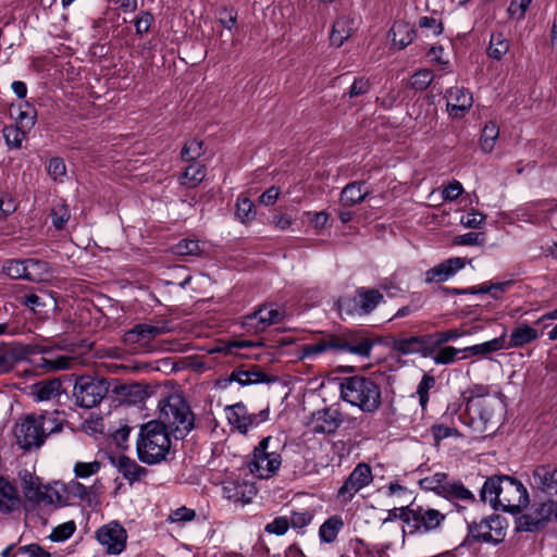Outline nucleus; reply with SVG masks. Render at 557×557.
I'll use <instances>...</instances> for the list:
<instances>
[{"label":"nucleus","mask_w":557,"mask_h":557,"mask_svg":"<svg viewBox=\"0 0 557 557\" xmlns=\"http://www.w3.org/2000/svg\"><path fill=\"white\" fill-rule=\"evenodd\" d=\"M223 496L233 502L243 505L251 503L257 495V488L252 483L244 480H230L223 483Z\"/></svg>","instance_id":"nucleus-18"},{"label":"nucleus","mask_w":557,"mask_h":557,"mask_svg":"<svg viewBox=\"0 0 557 557\" xmlns=\"http://www.w3.org/2000/svg\"><path fill=\"white\" fill-rule=\"evenodd\" d=\"M24 127L15 125L4 126L2 129L3 138L5 144L11 149H18L22 146V141L26 138V132Z\"/></svg>","instance_id":"nucleus-41"},{"label":"nucleus","mask_w":557,"mask_h":557,"mask_svg":"<svg viewBox=\"0 0 557 557\" xmlns=\"http://www.w3.org/2000/svg\"><path fill=\"white\" fill-rule=\"evenodd\" d=\"M498 135H499L498 125L493 121L487 122L482 131L481 138H480L481 149L484 152H491L495 147Z\"/></svg>","instance_id":"nucleus-39"},{"label":"nucleus","mask_w":557,"mask_h":557,"mask_svg":"<svg viewBox=\"0 0 557 557\" xmlns=\"http://www.w3.org/2000/svg\"><path fill=\"white\" fill-rule=\"evenodd\" d=\"M71 213L67 205L59 202L51 209L52 224L57 230H62L70 220Z\"/></svg>","instance_id":"nucleus-48"},{"label":"nucleus","mask_w":557,"mask_h":557,"mask_svg":"<svg viewBox=\"0 0 557 557\" xmlns=\"http://www.w3.org/2000/svg\"><path fill=\"white\" fill-rule=\"evenodd\" d=\"M21 506L16 487L5 478L0 476V512L11 513Z\"/></svg>","instance_id":"nucleus-25"},{"label":"nucleus","mask_w":557,"mask_h":557,"mask_svg":"<svg viewBox=\"0 0 557 557\" xmlns=\"http://www.w3.org/2000/svg\"><path fill=\"white\" fill-rule=\"evenodd\" d=\"M374 342L362 330L347 331L342 334H324L315 343L302 345L299 357L308 359L329 350L348 351L360 357H369Z\"/></svg>","instance_id":"nucleus-3"},{"label":"nucleus","mask_w":557,"mask_h":557,"mask_svg":"<svg viewBox=\"0 0 557 557\" xmlns=\"http://www.w3.org/2000/svg\"><path fill=\"white\" fill-rule=\"evenodd\" d=\"M447 111L453 119H462L473 104L471 91L465 87H450L445 92Z\"/></svg>","instance_id":"nucleus-17"},{"label":"nucleus","mask_w":557,"mask_h":557,"mask_svg":"<svg viewBox=\"0 0 557 557\" xmlns=\"http://www.w3.org/2000/svg\"><path fill=\"white\" fill-rule=\"evenodd\" d=\"M67 421L60 410H44L21 416L14 425L17 446L25 450L39 449L50 435L63 431Z\"/></svg>","instance_id":"nucleus-1"},{"label":"nucleus","mask_w":557,"mask_h":557,"mask_svg":"<svg viewBox=\"0 0 557 557\" xmlns=\"http://www.w3.org/2000/svg\"><path fill=\"white\" fill-rule=\"evenodd\" d=\"M554 500L534 502L527 511L516 519L519 532H540L545 529L554 516Z\"/></svg>","instance_id":"nucleus-9"},{"label":"nucleus","mask_w":557,"mask_h":557,"mask_svg":"<svg viewBox=\"0 0 557 557\" xmlns=\"http://www.w3.org/2000/svg\"><path fill=\"white\" fill-rule=\"evenodd\" d=\"M51 276V269L47 261L40 259H26V281L44 282Z\"/></svg>","instance_id":"nucleus-31"},{"label":"nucleus","mask_w":557,"mask_h":557,"mask_svg":"<svg viewBox=\"0 0 557 557\" xmlns=\"http://www.w3.org/2000/svg\"><path fill=\"white\" fill-rule=\"evenodd\" d=\"M466 265L463 258H449L424 273V283H441L447 281Z\"/></svg>","instance_id":"nucleus-19"},{"label":"nucleus","mask_w":557,"mask_h":557,"mask_svg":"<svg viewBox=\"0 0 557 557\" xmlns=\"http://www.w3.org/2000/svg\"><path fill=\"white\" fill-rule=\"evenodd\" d=\"M441 497L445 499L456 503V502H466V503H474L475 497L473 493L468 490L462 482L460 481H450L448 479L445 490L441 492Z\"/></svg>","instance_id":"nucleus-29"},{"label":"nucleus","mask_w":557,"mask_h":557,"mask_svg":"<svg viewBox=\"0 0 557 557\" xmlns=\"http://www.w3.org/2000/svg\"><path fill=\"white\" fill-rule=\"evenodd\" d=\"M289 529V519L285 516H278L264 527L269 534L284 535Z\"/></svg>","instance_id":"nucleus-57"},{"label":"nucleus","mask_w":557,"mask_h":557,"mask_svg":"<svg viewBox=\"0 0 557 557\" xmlns=\"http://www.w3.org/2000/svg\"><path fill=\"white\" fill-rule=\"evenodd\" d=\"M509 50V41L504 34L495 33L491 35L487 54L490 58L499 61Z\"/></svg>","instance_id":"nucleus-36"},{"label":"nucleus","mask_w":557,"mask_h":557,"mask_svg":"<svg viewBox=\"0 0 557 557\" xmlns=\"http://www.w3.org/2000/svg\"><path fill=\"white\" fill-rule=\"evenodd\" d=\"M101 463L99 461L91 462H76L74 466V473L76 478L86 479L96 474L100 470Z\"/></svg>","instance_id":"nucleus-55"},{"label":"nucleus","mask_w":557,"mask_h":557,"mask_svg":"<svg viewBox=\"0 0 557 557\" xmlns=\"http://www.w3.org/2000/svg\"><path fill=\"white\" fill-rule=\"evenodd\" d=\"M409 534H425L436 531L445 521L446 516L440 510L411 503Z\"/></svg>","instance_id":"nucleus-11"},{"label":"nucleus","mask_w":557,"mask_h":557,"mask_svg":"<svg viewBox=\"0 0 557 557\" xmlns=\"http://www.w3.org/2000/svg\"><path fill=\"white\" fill-rule=\"evenodd\" d=\"M482 502H488L495 510L520 513L529 505V493L516 478L506 474L488 476L481 491Z\"/></svg>","instance_id":"nucleus-2"},{"label":"nucleus","mask_w":557,"mask_h":557,"mask_svg":"<svg viewBox=\"0 0 557 557\" xmlns=\"http://www.w3.org/2000/svg\"><path fill=\"white\" fill-rule=\"evenodd\" d=\"M460 351H462V349H457L453 346H441L432 356V360L436 364H449L456 360Z\"/></svg>","instance_id":"nucleus-50"},{"label":"nucleus","mask_w":557,"mask_h":557,"mask_svg":"<svg viewBox=\"0 0 557 557\" xmlns=\"http://www.w3.org/2000/svg\"><path fill=\"white\" fill-rule=\"evenodd\" d=\"M435 377L430 374H424L417 386L416 394L419 397V404L424 411L429 403V392L435 386Z\"/></svg>","instance_id":"nucleus-45"},{"label":"nucleus","mask_w":557,"mask_h":557,"mask_svg":"<svg viewBox=\"0 0 557 557\" xmlns=\"http://www.w3.org/2000/svg\"><path fill=\"white\" fill-rule=\"evenodd\" d=\"M2 272L13 280H26V259H10L2 265Z\"/></svg>","instance_id":"nucleus-42"},{"label":"nucleus","mask_w":557,"mask_h":557,"mask_svg":"<svg viewBox=\"0 0 557 557\" xmlns=\"http://www.w3.org/2000/svg\"><path fill=\"white\" fill-rule=\"evenodd\" d=\"M389 33L394 45L399 49L406 48L416 38V29L406 22H395Z\"/></svg>","instance_id":"nucleus-30"},{"label":"nucleus","mask_w":557,"mask_h":557,"mask_svg":"<svg viewBox=\"0 0 557 557\" xmlns=\"http://www.w3.org/2000/svg\"><path fill=\"white\" fill-rule=\"evenodd\" d=\"M485 243V236L484 233H475L470 232L462 235H459L455 238V244L457 245H465V246H472V245H479L482 246Z\"/></svg>","instance_id":"nucleus-60"},{"label":"nucleus","mask_w":557,"mask_h":557,"mask_svg":"<svg viewBox=\"0 0 557 557\" xmlns=\"http://www.w3.org/2000/svg\"><path fill=\"white\" fill-rule=\"evenodd\" d=\"M539 331L527 323H520L512 329L509 341L504 349L520 348L537 339Z\"/></svg>","instance_id":"nucleus-26"},{"label":"nucleus","mask_w":557,"mask_h":557,"mask_svg":"<svg viewBox=\"0 0 557 557\" xmlns=\"http://www.w3.org/2000/svg\"><path fill=\"white\" fill-rule=\"evenodd\" d=\"M534 484L546 495H557V466L543 465L533 470Z\"/></svg>","instance_id":"nucleus-21"},{"label":"nucleus","mask_w":557,"mask_h":557,"mask_svg":"<svg viewBox=\"0 0 557 557\" xmlns=\"http://www.w3.org/2000/svg\"><path fill=\"white\" fill-rule=\"evenodd\" d=\"M448 475L444 472H436L433 475L419 480V486L425 491H432L441 496V492L445 490Z\"/></svg>","instance_id":"nucleus-38"},{"label":"nucleus","mask_w":557,"mask_h":557,"mask_svg":"<svg viewBox=\"0 0 557 557\" xmlns=\"http://www.w3.org/2000/svg\"><path fill=\"white\" fill-rule=\"evenodd\" d=\"M76 530V524L74 521H67L64 522L58 527H55L51 534L49 535V539L52 542H63L70 539Z\"/></svg>","instance_id":"nucleus-52"},{"label":"nucleus","mask_w":557,"mask_h":557,"mask_svg":"<svg viewBox=\"0 0 557 557\" xmlns=\"http://www.w3.org/2000/svg\"><path fill=\"white\" fill-rule=\"evenodd\" d=\"M373 480L371 467L360 462L350 472L344 484L337 492V497L348 503L363 487L369 485Z\"/></svg>","instance_id":"nucleus-14"},{"label":"nucleus","mask_w":557,"mask_h":557,"mask_svg":"<svg viewBox=\"0 0 557 557\" xmlns=\"http://www.w3.org/2000/svg\"><path fill=\"white\" fill-rule=\"evenodd\" d=\"M170 435L156 420L143 424L136 444L139 460L147 465L165 460L171 448Z\"/></svg>","instance_id":"nucleus-6"},{"label":"nucleus","mask_w":557,"mask_h":557,"mask_svg":"<svg viewBox=\"0 0 557 557\" xmlns=\"http://www.w3.org/2000/svg\"><path fill=\"white\" fill-rule=\"evenodd\" d=\"M341 398L364 413L376 412L382 405L381 386L371 377L352 375L342 379Z\"/></svg>","instance_id":"nucleus-4"},{"label":"nucleus","mask_w":557,"mask_h":557,"mask_svg":"<svg viewBox=\"0 0 557 557\" xmlns=\"http://www.w3.org/2000/svg\"><path fill=\"white\" fill-rule=\"evenodd\" d=\"M532 0H511L508 7L510 17L522 20Z\"/></svg>","instance_id":"nucleus-62"},{"label":"nucleus","mask_w":557,"mask_h":557,"mask_svg":"<svg viewBox=\"0 0 557 557\" xmlns=\"http://www.w3.org/2000/svg\"><path fill=\"white\" fill-rule=\"evenodd\" d=\"M36 119L37 111L29 102L26 101L20 107L17 121L21 123L22 127L32 128L36 123Z\"/></svg>","instance_id":"nucleus-51"},{"label":"nucleus","mask_w":557,"mask_h":557,"mask_svg":"<svg viewBox=\"0 0 557 557\" xmlns=\"http://www.w3.org/2000/svg\"><path fill=\"white\" fill-rule=\"evenodd\" d=\"M368 195L364 182H351L343 188L339 202L343 207H352L362 202Z\"/></svg>","instance_id":"nucleus-28"},{"label":"nucleus","mask_w":557,"mask_h":557,"mask_svg":"<svg viewBox=\"0 0 557 557\" xmlns=\"http://www.w3.org/2000/svg\"><path fill=\"white\" fill-rule=\"evenodd\" d=\"M205 176V166L196 162L190 163L183 173V177L189 181V187H196L203 181Z\"/></svg>","instance_id":"nucleus-49"},{"label":"nucleus","mask_w":557,"mask_h":557,"mask_svg":"<svg viewBox=\"0 0 557 557\" xmlns=\"http://www.w3.org/2000/svg\"><path fill=\"white\" fill-rule=\"evenodd\" d=\"M278 441L272 436L262 438L253 449V457L248 462L250 472L260 479L273 476L282 465V457L277 451Z\"/></svg>","instance_id":"nucleus-7"},{"label":"nucleus","mask_w":557,"mask_h":557,"mask_svg":"<svg viewBox=\"0 0 557 557\" xmlns=\"http://www.w3.org/2000/svg\"><path fill=\"white\" fill-rule=\"evenodd\" d=\"M433 81V73L431 70L423 69L416 72L409 81L410 87L417 91L425 90Z\"/></svg>","instance_id":"nucleus-46"},{"label":"nucleus","mask_w":557,"mask_h":557,"mask_svg":"<svg viewBox=\"0 0 557 557\" xmlns=\"http://www.w3.org/2000/svg\"><path fill=\"white\" fill-rule=\"evenodd\" d=\"M65 492L82 502L91 503V490L78 481H70L65 486Z\"/></svg>","instance_id":"nucleus-47"},{"label":"nucleus","mask_w":557,"mask_h":557,"mask_svg":"<svg viewBox=\"0 0 557 557\" xmlns=\"http://www.w3.org/2000/svg\"><path fill=\"white\" fill-rule=\"evenodd\" d=\"M384 299L383 294L375 288L359 287L352 298H344L338 301L341 314L367 315L370 314Z\"/></svg>","instance_id":"nucleus-10"},{"label":"nucleus","mask_w":557,"mask_h":557,"mask_svg":"<svg viewBox=\"0 0 557 557\" xmlns=\"http://www.w3.org/2000/svg\"><path fill=\"white\" fill-rule=\"evenodd\" d=\"M172 330L173 327L169 320H160L154 325L139 323L125 332L123 342L134 349L146 348L156 337L169 333Z\"/></svg>","instance_id":"nucleus-12"},{"label":"nucleus","mask_w":557,"mask_h":557,"mask_svg":"<svg viewBox=\"0 0 557 557\" xmlns=\"http://www.w3.org/2000/svg\"><path fill=\"white\" fill-rule=\"evenodd\" d=\"M506 347V332H503V334L496 338H493L488 342L469 346L462 349L465 352H470L472 356H486L491 352L498 351L500 349H504Z\"/></svg>","instance_id":"nucleus-32"},{"label":"nucleus","mask_w":557,"mask_h":557,"mask_svg":"<svg viewBox=\"0 0 557 557\" xmlns=\"http://www.w3.org/2000/svg\"><path fill=\"white\" fill-rule=\"evenodd\" d=\"M96 539L108 555H119L126 547L127 532L117 521H111L96 531Z\"/></svg>","instance_id":"nucleus-13"},{"label":"nucleus","mask_w":557,"mask_h":557,"mask_svg":"<svg viewBox=\"0 0 557 557\" xmlns=\"http://www.w3.org/2000/svg\"><path fill=\"white\" fill-rule=\"evenodd\" d=\"M112 465L117 469L119 473L133 484L136 481H139L147 474V469L139 466L136 460L127 457V456H119L116 458H112Z\"/></svg>","instance_id":"nucleus-24"},{"label":"nucleus","mask_w":557,"mask_h":557,"mask_svg":"<svg viewBox=\"0 0 557 557\" xmlns=\"http://www.w3.org/2000/svg\"><path fill=\"white\" fill-rule=\"evenodd\" d=\"M420 355L424 358H432L434 352L440 348L435 334L419 335Z\"/></svg>","instance_id":"nucleus-53"},{"label":"nucleus","mask_w":557,"mask_h":557,"mask_svg":"<svg viewBox=\"0 0 557 557\" xmlns=\"http://www.w3.org/2000/svg\"><path fill=\"white\" fill-rule=\"evenodd\" d=\"M196 518V511L194 509L182 506L175 510H173L169 520L174 523H185L190 522Z\"/></svg>","instance_id":"nucleus-58"},{"label":"nucleus","mask_w":557,"mask_h":557,"mask_svg":"<svg viewBox=\"0 0 557 557\" xmlns=\"http://www.w3.org/2000/svg\"><path fill=\"white\" fill-rule=\"evenodd\" d=\"M17 554H26L29 557H51V554L37 543L20 546Z\"/></svg>","instance_id":"nucleus-64"},{"label":"nucleus","mask_w":557,"mask_h":557,"mask_svg":"<svg viewBox=\"0 0 557 557\" xmlns=\"http://www.w3.org/2000/svg\"><path fill=\"white\" fill-rule=\"evenodd\" d=\"M203 143L194 138L185 143L181 152V158L186 162H195L203 154Z\"/></svg>","instance_id":"nucleus-44"},{"label":"nucleus","mask_w":557,"mask_h":557,"mask_svg":"<svg viewBox=\"0 0 557 557\" xmlns=\"http://www.w3.org/2000/svg\"><path fill=\"white\" fill-rule=\"evenodd\" d=\"M174 252L178 256H199L201 253L198 240L182 239L174 247Z\"/></svg>","instance_id":"nucleus-54"},{"label":"nucleus","mask_w":557,"mask_h":557,"mask_svg":"<svg viewBox=\"0 0 557 557\" xmlns=\"http://www.w3.org/2000/svg\"><path fill=\"white\" fill-rule=\"evenodd\" d=\"M392 349L401 355H420L419 335L405 338H393Z\"/></svg>","instance_id":"nucleus-37"},{"label":"nucleus","mask_w":557,"mask_h":557,"mask_svg":"<svg viewBox=\"0 0 557 557\" xmlns=\"http://www.w3.org/2000/svg\"><path fill=\"white\" fill-rule=\"evenodd\" d=\"M74 361V358L69 356H58L53 359L41 357L37 363V367L45 370L46 372L65 370L70 369Z\"/></svg>","instance_id":"nucleus-40"},{"label":"nucleus","mask_w":557,"mask_h":557,"mask_svg":"<svg viewBox=\"0 0 557 557\" xmlns=\"http://www.w3.org/2000/svg\"><path fill=\"white\" fill-rule=\"evenodd\" d=\"M343 525L344 522L339 516L330 517L319 529L320 540L325 543H333Z\"/></svg>","instance_id":"nucleus-33"},{"label":"nucleus","mask_w":557,"mask_h":557,"mask_svg":"<svg viewBox=\"0 0 557 557\" xmlns=\"http://www.w3.org/2000/svg\"><path fill=\"white\" fill-rule=\"evenodd\" d=\"M82 426L87 434H101L104 428L103 419L99 416H90L83 422Z\"/></svg>","instance_id":"nucleus-61"},{"label":"nucleus","mask_w":557,"mask_h":557,"mask_svg":"<svg viewBox=\"0 0 557 557\" xmlns=\"http://www.w3.org/2000/svg\"><path fill=\"white\" fill-rule=\"evenodd\" d=\"M227 420L242 434H246L250 426L259 423L258 416L248 413L245 405L242 403L227 407Z\"/></svg>","instance_id":"nucleus-22"},{"label":"nucleus","mask_w":557,"mask_h":557,"mask_svg":"<svg viewBox=\"0 0 557 557\" xmlns=\"http://www.w3.org/2000/svg\"><path fill=\"white\" fill-rule=\"evenodd\" d=\"M344 422L343 413L334 407H326L314 411L309 425L314 433L333 434Z\"/></svg>","instance_id":"nucleus-16"},{"label":"nucleus","mask_w":557,"mask_h":557,"mask_svg":"<svg viewBox=\"0 0 557 557\" xmlns=\"http://www.w3.org/2000/svg\"><path fill=\"white\" fill-rule=\"evenodd\" d=\"M109 389L110 383L106 377L84 374L75 377L72 395L76 406L90 409L101 403Z\"/></svg>","instance_id":"nucleus-8"},{"label":"nucleus","mask_w":557,"mask_h":557,"mask_svg":"<svg viewBox=\"0 0 557 557\" xmlns=\"http://www.w3.org/2000/svg\"><path fill=\"white\" fill-rule=\"evenodd\" d=\"M156 421L176 440L185 438L195 428V414L187 400L180 395H170L160 404Z\"/></svg>","instance_id":"nucleus-5"},{"label":"nucleus","mask_w":557,"mask_h":557,"mask_svg":"<svg viewBox=\"0 0 557 557\" xmlns=\"http://www.w3.org/2000/svg\"><path fill=\"white\" fill-rule=\"evenodd\" d=\"M225 382H237L242 386H245L270 382V379L265 372L259 369L258 366H252V368L248 370H244L242 368L234 369Z\"/></svg>","instance_id":"nucleus-27"},{"label":"nucleus","mask_w":557,"mask_h":557,"mask_svg":"<svg viewBox=\"0 0 557 557\" xmlns=\"http://www.w3.org/2000/svg\"><path fill=\"white\" fill-rule=\"evenodd\" d=\"M21 487L25 498L36 505L52 504L53 496L48 486L41 485L38 478L34 476L28 470L18 472Z\"/></svg>","instance_id":"nucleus-15"},{"label":"nucleus","mask_w":557,"mask_h":557,"mask_svg":"<svg viewBox=\"0 0 557 557\" xmlns=\"http://www.w3.org/2000/svg\"><path fill=\"white\" fill-rule=\"evenodd\" d=\"M235 214L243 223L252 221L256 218L253 202L247 197H238L236 201Z\"/></svg>","instance_id":"nucleus-43"},{"label":"nucleus","mask_w":557,"mask_h":557,"mask_svg":"<svg viewBox=\"0 0 557 557\" xmlns=\"http://www.w3.org/2000/svg\"><path fill=\"white\" fill-rule=\"evenodd\" d=\"M48 174L53 181H63V177L66 175V165L64 160L59 157H54L50 159L48 164Z\"/></svg>","instance_id":"nucleus-56"},{"label":"nucleus","mask_w":557,"mask_h":557,"mask_svg":"<svg viewBox=\"0 0 557 557\" xmlns=\"http://www.w3.org/2000/svg\"><path fill=\"white\" fill-rule=\"evenodd\" d=\"M16 201L7 191H0V213L2 218H7L8 215L12 214L16 210Z\"/></svg>","instance_id":"nucleus-63"},{"label":"nucleus","mask_w":557,"mask_h":557,"mask_svg":"<svg viewBox=\"0 0 557 557\" xmlns=\"http://www.w3.org/2000/svg\"><path fill=\"white\" fill-rule=\"evenodd\" d=\"M513 284V281H504L497 283L485 282L479 286H472V294H491L494 299H499Z\"/></svg>","instance_id":"nucleus-35"},{"label":"nucleus","mask_w":557,"mask_h":557,"mask_svg":"<svg viewBox=\"0 0 557 557\" xmlns=\"http://www.w3.org/2000/svg\"><path fill=\"white\" fill-rule=\"evenodd\" d=\"M283 314L276 309L259 308L245 317L244 324L253 327L255 333L263 332L268 326L281 322Z\"/></svg>","instance_id":"nucleus-20"},{"label":"nucleus","mask_w":557,"mask_h":557,"mask_svg":"<svg viewBox=\"0 0 557 557\" xmlns=\"http://www.w3.org/2000/svg\"><path fill=\"white\" fill-rule=\"evenodd\" d=\"M289 519V527L294 529H301L310 524L313 515L309 510L305 511H292Z\"/></svg>","instance_id":"nucleus-59"},{"label":"nucleus","mask_w":557,"mask_h":557,"mask_svg":"<svg viewBox=\"0 0 557 557\" xmlns=\"http://www.w3.org/2000/svg\"><path fill=\"white\" fill-rule=\"evenodd\" d=\"M61 384L57 380L44 381L33 386V396L37 401L50 400L59 394Z\"/></svg>","instance_id":"nucleus-34"},{"label":"nucleus","mask_w":557,"mask_h":557,"mask_svg":"<svg viewBox=\"0 0 557 557\" xmlns=\"http://www.w3.org/2000/svg\"><path fill=\"white\" fill-rule=\"evenodd\" d=\"M358 27V21L351 16H339L333 23L330 36L331 44L337 48L342 47L344 42L350 38L352 33Z\"/></svg>","instance_id":"nucleus-23"}]
</instances>
